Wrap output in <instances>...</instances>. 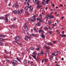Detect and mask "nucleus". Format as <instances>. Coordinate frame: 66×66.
Instances as JSON below:
<instances>
[{
    "label": "nucleus",
    "mask_w": 66,
    "mask_h": 66,
    "mask_svg": "<svg viewBox=\"0 0 66 66\" xmlns=\"http://www.w3.org/2000/svg\"><path fill=\"white\" fill-rule=\"evenodd\" d=\"M44 2H45V0H44L42 2V4H44Z\"/></svg>",
    "instance_id": "obj_40"
},
{
    "label": "nucleus",
    "mask_w": 66,
    "mask_h": 66,
    "mask_svg": "<svg viewBox=\"0 0 66 66\" xmlns=\"http://www.w3.org/2000/svg\"><path fill=\"white\" fill-rule=\"evenodd\" d=\"M33 1L35 3H37V5H39V4L38 0H33Z\"/></svg>",
    "instance_id": "obj_4"
},
{
    "label": "nucleus",
    "mask_w": 66,
    "mask_h": 66,
    "mask_svg": "<svg viewBox=\"0 0 66 66\" xmlns=\"http://www.w3.org/2000/svg\"><path fill=\"white\" fill-rule=\"evenodd\" d=\"M5 19H6V20H5V21H6V22H7L9 20L7 18H5Z\"/></svg>",
    "instance_id": "obj_28"
},
{
    "label": "nucleus",
    "mask_w": 66,
    "mask_h": 66,
    "mask_svg": "<svg viewBox=\"0 0 66 66\" xmlns=\"http://www.w3.org/2000/svg\"><path fill=\"white\" fill-rule=\"evenodd\" d=\"M47 53H45V56H47Z\"/></svg>",
    "instance_id": "obj_63"
},
{
    "label": "nucleus",
    "mask_w": 66,
    "mask_h": 66,
    "mask_svg": "<svg viewBox=\"0 0 66 66\" xmlns=\"http://www.w3.org/2000/svg\"><path fill=\"white\" fill-rule=\"evenodd\" d=\"M49 29L50 30H51V28L49 27Z\"/></svg>",
    "instance_id": "obj_62"
},
{
    "label": "nucleus",
    "mask_w": 66,
    "mask_h": 66,
    "mask_svg": "<svg viewBox=\"0 0 66 66\" xmlns=\"http://www.w3.org/2000/svg\"><path fill=\"white\" fill-rule=\"evenodd\" d=\"M17 13L18 14H21L20 12V11H19V10H18L16 12V14Z\"/></svg>",
    "instance_id": "obj_16"
},
{
    "label": "nucleus",
    "mask_w": 66,
    "mask_h": 66,
    "mask_svg": "<svg viewBox=\"0 0 66 66\" xmlns=\"http://www.w3.org/2000/svg\"><path fill=\"white\" fill-rule=\"evenodd\" d=\"M45 47L47 49H50V48H49V47H48L47 46H45Z\"/></svg>",
    "instance_id": "obj_32"
},
{
    "label": "nucleus",
    "mask_w": 66,
    "mask_h": 66,
    "mask_svg": "<svg viewBox=\"0 0 66 66\" xmlns=\"http://www.w3.org/2000/svg\"><path fill=\"white\" fill-rule=\"evenodd\" d=\"M4 58L5 59H7V57H6V56H4Z\"/></svg>",
    "instance_id": "obj_57"
},
{
    "label": "nucleus",
    "mask_w": 66,
    "mask_h": 66,
    "mask_svg": "<svg viewBox=\"0 0 66 66\" xmlns=\"http://www.w3.org/2000/svg\"><path fill=\"white\" fill-rule=\"evenodd\" d=\"M39 17L40 18V19H41L42 18V15H40L39 16Z\"/></svg>",
    "instance_id": "obj_49"
},
{
    "label": "nucleus",
    "mask_w": 66,
    "mask_h": 66,
    "mask_svg": "<svg viewBox=\"0 0 66 66\" xmlns=\"http://www.w3.org/2000/svg\"><path fill=\"white\" fill-rule=\"evenodd\" d=\"M49 45H50V46L51 45V46H52L53 45V44H52L51 43H49Z\"/></svg>",
    "instance_id": "obj_42"
},
{
    "label": "nucleus",
    "mask_w": 66,
    "mask_h": 66,
    "mask_svg": "<svg viewBox=\"0 0 66 66\" xmlns=\"http://www.w3.org/2000/svg\"><path fill=\"white\" fill-rule=\"evenodd\" d=\"M32 56L33 57L34 59H35L36 60V61H37V59H36V55H32Z\"/></svg>",
    "instance_id": "obj_15"
},
{
    "label": "nucleus",
    "mask_w": 66,
    "mask_h": 66,
    "mask_svg": "<svg viewBox=\"0 0 66 66\" xmlns=\"http://www.w3.org/2000/svg\"><path fill=\"white\" fill-rule=\"evenodd\" d=\"M4 51H5V53H7V51H6V50H4Z\"/></svg>",
    "instance_id": "obj_48"
},
{
    "label": "nucleus",
    "mask_w": 66,
    "mask_h": 66,
    "mask_svg": "<svg viewBox=\"0 0 66 66\" xmlns=\"http://www.w3.org/2000/svg\"><path fill=\"white\" fill-rule=\"evenodd\" d=\"M30 1H31L30 0H28V1H27V3H30Z\"/></svg>",
    "instance_id": "obj_47"
},
{
    "label": "nucleus",
    "mask_w": 66,
    "mask_h": 66,
    "mask_svg": "<svg viewBox=\"0 0 66 66\" xmlns=\"http://www.w3.org/2000/svg\"><path fill=\"white\" fill-rule=\"evenodd\" d=\"M0 36L2 37H5V35H0Z\"/></svg>",
    "instance_id": "obj_20"
},
{
    "label": "nucleus",
    "mask_w": 66,
    "mask_h": 66,
    "mask_svg": "<svg viewBox=\"0 0 66 66\" xmlns=\"http://www.w3.org/2000/svg\"><path fill=\"white\" fill-rule=\"evenodd\" d=\"M46 52H47V53H48L49 52V50H46Z\"/></svg>",
    "instance_id": "obj_51"
},
{
    "label": "nucleus",
    "mask_w": 66,
    "mask_h": 66,
    "mask_svg": "<svg viewBox=\"0 0 66 66\" xmlns=\"http://www.w3.org/2000/svg\"><path fill=\"white\" fill-rule=\"evenodd\" d=\"M38 47H39V48H41V47H40V45H38Z\"/></svg>",
    "instance_id": "obj_50"
},
{
    "label": "nucleus",
    "mask_w": 66,
    "mask_h": 66,
    "mask_svg": "<svg viewBox=\"0 0 66 66\" xmlns=\"http://www.w3.org/2000/svg\"><path fill=\"white\" fill-rule=\"evenodd\" d=\"M11 62H12V65L14 66H15V65H16L15 64L18 63L17 61H16V60H12Z\"/></svg>",
    "instance_id": "obj_1"
},
{
    "label": "nucleus",
    "mask_w": 66,
    "mask_h": 66,
    "mask_svg": "<svg viewBox=\"0 0 66 66\" xmlns=\"http://www.w3.org/2000/svg\"><path fill=\"white\" fill-rule=\"evenodd\" d=\"M0 19H4V17L3 16H2V18L0 17Z\"/></svg>",
    "instance_id": "obj_38"
},
{
    "label": "nucleus",
    "mask_w": 66,
    "mask_h": 66,
    "mask_svg": "<svg viewBox=\"0 0 66 66\" xmlns=\"http://www.w3.org/2000/svg\"><path fill=\"white\" fill-rule=\"evenodd\" d=\"M24 30L26 31H28L29 28H28V27L27 26L26 23H25L24 24Z\"/></svg>",
    "instance_id": "obj_2"
},
{
    "label": "nucleus",
    "mask_w": 66,
    "mask_h": 66,
    "mask_svg": "<svg viewBox=\"0 0 66 66\" xmlns=\"http://www.w3.org/2000/svg\"><path fill=\"white\" fill-rule=\"evenodd\" d=\"M12 12L14 14H17V11L15 10L12 11Z\"/></svg>",
    "instance_id": "obj_17"
},
{
    "label": "nucleus",
    "mask_w": 66,
    "mask_h": 66,
    "mask_svg": "<svg viewBox=\"0 0 66 66\" xmlns=\"http://www.w3.org/2000/svg\"><path fill=\"white\" fill-rule=\"evenodd\" d=\"M22 55H24V54L23 53H21Z\"/></svg>",
    "instance_id": "obj_52"
},
{
    "label": "nucleus",
    "mask_w": 66,
    "mask_h": 66,
    "mask_svg": "<svg viewBox=\"0 0 66 66\" xmlns=\"http://www.w3.org/2000/svg\"><path fill=\"white\" fill-rule=\"evenodd\" d=\"M46 17L47 18V19H50V16H49V14H47V15H46Z\"/></svg>",
    "instance_id": "obj_9"
},
{
    "label": "nucleus",
    "mask_w": 66,
    "mask_h": 66,
    "mask_svg": "<svg viewBox=\"0 0 66 66\" xmlns=\"http://www.w3.org/2000/svg\"><path fill=\"white\" fill-rule=\"evenodd\" d=\"M41 54H42V55H43V54H44V52H43V51H42L41 52Z\"/></svg>",
    "instance_id": "obj_37"
},
{
    "label": "nucleus",
    "mask_w": 66,
    "mask_h": 66,
    "mask_svg": "<svg viewBox=\"0 0 66 66\" xmlns=\"http://www.w3.org/2000/svg\"><path fill=\"white\" fill-rule=\"evenodd\" d=\"M44 29H45V30H49V28H47L46 26L45 27Z\"/></svg>",
    "instance_id": "obj_25"
},
{
    "label": "nucleus",
    "mask_w": 66,
    "mask_h": 66,
    "mask_svg": "<svg viewBox=\"0 0 66 66\" xmlns=\"http://www.w3.org/2000/svg\"><path fill=\"white\" fill-rule=\"evenodd\" d=\"M13 7H16V5L15 4H13Z\"/></svg>",
    "instance_id": "obj_44"
},
{
    "label": "nucleus",
    "mask_w": 66,
    "mask_h": 66,
    "mask_svg": "<svg viewBox=\"0 0 66 66\" xmlns=\"http://www.w3.org/2000/svg\"><path fill=\"white\" fill-rule=\"evenodd\" d=\"M36 50L37 51H39L40 50V49H39V48H36Z\"/></svg>",
    "instance_id": "obj_33"
},
{
    "label": "nucleus",
    "mask_w": 66,
    "mask_h": 66,
    "mask_svg": "<svg viewBox=\"0 0 66 66\" xmlns=\"http://www.w3.org/2000/svg\"><path fill=\"white\" fill-rule=\"evenodd\" d=\"M33 54L35 55H36V54L35 53V52H34L33 53Z\"/></svg>",
    "instance_id": "obj_31"
},
{
    "label": "nucleus",
    "mask_w": 66,
    "mask_h": 66,
    "mask_svg": "<svg viewBox=\"0 0 66 66\" xmlns=\"http://www.w3.org/2000/svg\"><path fill=\"white\" fill-rule=\"evenodd\" d=\"M20 13L21 14H22V13L23 12V9H21L20 11Z\"/></svg>",
    "instance_id": "obj_12"
},
{
    "label": "nucleus",
    "mask_w": 66,
    "mask_h": 66,
    "mask_svg": "<svg viewBox=\"0 0 66 66\" xmlns=\"http://www.w3.org/2000/svg\"><path fill=\"white\" fill-rule=\"evenodd\" d=\"M4 44H3V43L2 42H1L0 43V45H4Z\"/></svg>",
    "instance_id": "obj_36"
},
{
    "label": "nucleus",
    "mask_w": 66,
    "mask_h": 66,
    "mask_svg": "<svg viewBox=\"0 0 66 66\" xmlns=\"http://www.w3.org/2000/svg\"><path fill=\"white\" fill-rule=\"evenodd\" d=\"M50 17L51 18H53L54 17L52 15H50Z\"/></svg>",
    "instance_id": "obj_34"
},
{
    "label": "nucleus",
    "mask_w": 66,
    "mask_h": 66,
    "mask_svg": "<svg viewBox=\"0 0 66 66\" xmlns=\"http://www.w3.org/2000/svg\"><path fill=\"white\" fill-rule=\"evenodd\" d=\"M42 62L44 63V59H43L42 60Z\"/></svg>",
    "instance_id": "obj_59"
},
{
    "label": "nucleus",
    "mask_w": 66,
    "mask_h": 66,
    "mask_svg": "<svg viewBox=\"0 0 66 66\" xmlns=\"http://www.w3.org/2000/svg\"><path fill=\"white\" fill-rule=\"evenodd\" d=\"M3 39L0 38V41H3Z\"/></svg>",
    "instance_id": "obj_39"
},
{
    "label": "nucleus",
    "mask_w": 66,
    "mask_h": 66,
    "mask_svg": "<svg viewBox=\"0 0 66 66\" xmlns=\"http://www.w3.org/2000/svg\"><path fill=\"white\" fill-rule=\"evenodd\" d=\"M15 7H16L17 8H18V4L17 2H16V4L15 5Z\"/></svg>",
    "instance_id": "obj_23"
},
{
    "label": "nucleus",
    "mask_w": 66,
    "mask_h": 66,
    "mask_svg": "<svg viewBox=\"0 0 66 66\" xmlns=\"http://www.w3.org/2000/svg\"><path fill=\"white\" fill-rule=\"evenodd\" d=\"M28 38L29 39H31V37L27 35L26 36V37L24 38L25 40L27 41L28 40Z\"/></svg>",
    "instance_id": "obj_3"
},
{
    "label": "nucleus",
    "mask_w": 66,
    "mask_h": 66,
    "mask_svg": "<svg viewBox=\"0 0 66 66\" xmlns=\"http://www.w3.org/2000/svg\"><path fill=\"white\" fill-rule=\"evenodd\" d=\"M52 6H53V7H54V4H52Z\"/></svg>",
    "instance_id": "obj_60"
},
{
    "label": "nucleus",
    "mask_w": 66,
    "mask_h": 66,
    "mask_svg": "<svg viewBox=\"0 0 66 66\" xmlns=\"http://www.w3.org/2000/svg\"><path fill=\"white\" fill-rule=\"evenodd\" d=\"M28 8H29L28 6H25V9L26 11H27L28 10Z\"/></svg>",
    "instance_id": "obj_13"
},
{
    "label": "nucleus",
    "mask_w": 66,
    "mask_h": 66,
    "mask_svg": "<svg viewBox=\"0 0 66 66\" xmlns=\"http://www.w3.org/2000/svg\"><path fill=\"white\" fill-rule=\"evenodd\" d=\"M40 7H41V6H40L39 5H38L37 6V8H38V9H39V8H40Z\"/></svg>",
    "instance_id": "obj_30"
},
{
    "label": "nucleus",
    "mask_w": 66,
    "mask_h": 66,
    "mask_svg": "<svg viewBox=\"0 0 66 66\" xmlns=\"http://www.w3.org/2000/svg\"><path fill=\"white\" fill-rule=\"evenodd\" d=\"M14 38L15 40H19L20 39V37L19 36H16L14 37Z\"/></svg>",
    "instance_id": "obj_5"
},
{
    "label": "nucleus",
    "mask_w": 66,
    "mask_h": 66,
    "mask_svg": "<svg viewBox=\"0 0 66 66\" xmlns=\"http://www.w3.org/2000/svg\"><path fill=\"white\" fill-rule=\"evenodd\" d=\"M28 7L29 9H30V12H32V11H33V7H32V6L31 5H30V6H28Z\"/></svg>",
    "instance_id": "obj_6"
},
{
    "label": "nucleus",
    "mask_w": 66,
    "mask_h": 66,
    "mask_svg": "<svg viewBox=\"0 0 66 66\" xmlns=\"http://www.w3.org/2000/svg\"><path fill=\"white\" fill-rule=\"evenodd\" d=\"M5 18H7L8 16L9 15H8V14H6V15H5Z\"/></svg>",
    "instance_id": "obj_29"
},
{
    "label": "nucleus",
    "mask_w": 66,
    "mask_h": 66,
    "mask_svg": "<svg viewBox=\"0 0 66 66\" xmlns=\"http://www.w3.org/2000/svg\"><path fill=\"white\" fill-rule=\"evenodd\" d=\"M30 50H35V48H34L33 47H31L29 48Z\"/></svg>",
    "instance_id": "obj_10"
},
{
    "label": "nucleus",
    "mask_w": 66,
    "mask_h": 66,
    "mask_svg": "<svg viewBox=\"0 0 66 66\" xmlns=\"http://www.w3.org/2000/svg\"><path fill=\"white\" fill-rule=\"evenodd\" d=\"M48 31V32L49 33H50V34H52V31Z\"/></svg>",
    "instance_id": "obj_26"
},
{
    "label": "nucleus",
    "mask_w": 66,
    "mask_h": 66,
    "mask_svg": "<svg viewBox=\"0 0 66 66\" xmlns=\"http://www.w3.org/2000/svg\"><path fill=\"white\" fill-rule=\"evenodd\" d=\"M22 33H24V30H22Z\"/></svg>",
    "instance_id": "obj_46"
},
{
    "label": "nucleus",
    "mask_w": 66,
    "mask_h": 66,
    "mask_svg": "<svg viewBox=\"0 0 66 66\" xmlns=\"http://www.w3.org/2000/svg\"><path fill=\"white\" fill-rule=\"evenodd\" d=\"M33 30L34 31H35L36 32H37V30H36V28L35 27H34L33 28Z\"/></svg>",
    "instance_id": "obj_22"
},
{
    "label": "nucleus",
    "mask_w": 66,
    "mask_h": 66,
    "mask_svg": "<svg viewBox=\"0 0 66 66\" xmlns=\"http://www.w3.org/2000/svg\"><path fill=\"white\" fill-rule=\"evenodd\" d=\"M48 23L49 25H50V24H51V23H52V22L51 21H50V20L48 21Z\"/></svg>",
    "instance_id": "obj_14"
},
{
    "label": "nucleus",
    "mask_w": 66,
    "mask_h": 66,
    "mask_svg": "<svg viewBox=\"0 0 66 66\" xmlns=\"http://www.w3.org/2000/svg\"><path fill=\"white\" fill-rule=\"evenodd\" d=\"M17 60H18V61L20 62H21V60H20V59H19V58H17Z\"/></svg>",
    "instance_id": "obj_27"
},
{
    "label": "nucleus",
    "mask_w": 66,
    "mask_h": 66,
    "mask_svg": "<svg viewBox=\"0 0 66 66\" xmlns=\"http://www.w3.org/2000/svg\"><path fill=\"white\" fill-rule=\"evenodd\" d=\"M35 25L36 27H38L40 26V23L39 22H38L37 23H36L35 24Z\"/></svg>",
    "instance_id": "obj_7"
},
{
    "label": "nucleus",
    "mask_w": 66,
    "mask_h": 66,
    "mask_svg": "<svg viewBox=\"0 0 66 66\" xmlns=\"http://www.w3.org/2000/svg\"><path fill=\"white\" fill-rule=\"evenodd\" d=\"M42 29H43V28L42 27H41L40 28V29L39 31V34H41V32H42L43 31Z\"/></svg>",
    "instance_id": "obj_8"
},
{
    "label": "nucleus",
    "mask_w": 66,
    "mask_h": 66,
    "mask_svg": "<svg viewBox=\"0 0 66 66\" xmlns=\"http://www.w3.org/2000/svg\"><path fill=\"white\" fill-rule=\"evenodd\" d=\"M32 18H35V15H34L32 17Z\"/></svg>",
    "instance_id": "obj_43"
},
{
    "label": "nucleus",
    "mask_w": 66,
    "mask_h": 66,
    "mask_svg": "<svg viewBox=\"0 0 66 66\" xmlns=\"http://www.w3.org/2000/svg\"><path fill=\"white\" fill-rule=\"evenodd\" d=\"M43 19H40L39 21H40V22H41L42 21H43Z\"/></svg>",
    "instance_id": "obj_41"
},
{
    "label": "nucleus",
    "mask_w": 66,
    "mask_h": 66,
    "mask_svg": "<svg viewBox=\"0 0 66 66\" xmlns=\"http://www.w3.org/2000/svg\"><path fill=\"white\" fill-rule=\"evenodd\" d=\"M24 64H26L27 63V62H26V61L25 60L24 61Z\"/></svg>",
    "instance_id": "obj_45"
},
{
    "label": "nucleus",
    "mask_w": 66,
    "mask_h": 66,
    "mask_svg": "<svg viewBox=\"0 0 66 66\" xmlns=\"http://www.w3.org/2000/svg\"><path fill=\"white\" fill-rule=\"evenodd\" d=\"M60 6H61V7H62L63 6V5H60Z\"/></svg>",
    "instance_id": "obj_55"
},
{
    "label": "nucleus",
    "mask_w": 66,
    "mask_h": 66,
    "mask_svg": "<svg viewBox=\"0 0 66 66\" xmlns=\"http://www.w3.org/2000/svg\"><path fill=\"white\" fill-rule=\"evenodd\" d=\"M37 19V20H39H39H40V19L39 18H38Z\"/></svg>",
    "instance_id": "obj_54"
},
{
    "label": "nucleus",
    "mask_w": 66,
    "mask_h": 66,
    "mask_svg": "<svg viewBox=\"0 0 66 66\" xmlns=\"http://www.w3.org/2000/svg\"><path fill=\"white\" fill-rule=\"evenodd\" d=\"M12 43H13V44H16V43H19L17 42V41H12Z\"/></svg>",
    "instance_id": "obj_24"
},
{
    "label": "nucleus",
    "mask_w": 66,
    "mask_h": 66,
    "mask_svg": "<svg viewBox=\"0 0 66 66\" xmlns=\"http://www.w3.org/2000/svg\"><path fill=\"white\" fill-rule=\"evenodd\" d=\"M41 32H42V34H43V33H44V31H43V30Z\"/></svg>",
    "instance_id": "obj_58"
},
{
    "label": "nucleus",
    "mask_w": 66,
    "mask_h": 66,
    "mask_svg": "<svg viewBox=\"0 0 66 66\" xmlns=\"http://www.w3.org/2000/svg\"><path fill=\"white\" fill-rule=\"evenodd\" d=\"M55 60L56 61H58V59H57V57H55Z\"/></svg>",
    "instance_id": "obj_53"
},
{
    "label": "nucleus",
    "mask_w": 66,
    "mask_h": 66,
    "mask_svg": "<svg viewBox=\"0 0 66 66\" xmlns=\"http://www.w3.org/2000/svg\"><path fill=\"white\" fill-rule=\"evenodd\" d=\"M44 60L45 61V62H47V59H44Z\"/></svg>",
    "instance_id": "obj_61"
},
{
    "label": "nucleus",
    "mask_w": 66,
    "mask_h": 66,
    "mask_svg": "<svg viewBox=\"0 0 66 66\" xmlns=\"http://www.w3.org/2000/svg\"><path fill=\"white\" fill-rule=\"evenodd\" d=\"M12 26L13 27V28H15V25H14V24L12 25Z\"/></svg>",
    "instance_id": "obj_35"
},
{
    "label": "nucleus",
    "mask_w": 66,
    "mask_h": 66,
    "mask_svg": "<svg viewBox=\"0 0 66 66\" xmlns=\"http://www.w3.org/2000/svg\"><path fill=\"white\" fill-rule=\"evenodd\" d=\"M41 36L43 38H45V36L43 34H41Z\"/></svg>",
    "instance_id": "obj_11"
},
{
    "label": "nucleus",
    "mask_w": 66,
    "mask_h": 66,
    "mask_svg": "<svg viewBox=\"0 0 66 66\" xmlns=\"http://www.w3.org/2000/svg\"><path fill=\"white\" fill-rule=\"evenodd\" d=\"M28 20L29 21H34V20L31 19H29Z\"/></svg>",
    "instance_id": "obj_18"
},
{
    "label": "nucleus",
    "mask_w": 66,
    "mask_h": 66,
    "mask_svg": "<svg viewBox=\"0 0 66 66\" xmlns=\"http://www.w3.org/2000/svg\"><path fill=\"white\" fill-rule=\"evenodd\" d=\"M32 35L33 36V37H35V36L36 37H37V36L36 35V34H32Z\"/></svg>",
    "instance_id": "obj_21"
},
{
    "label": "nucleus",
    "mask_w": 66,
    "mask_h": 66,
    "mask_svg": "<svg viewBox=\"0 0 66 66\" xmlns=\"http://www.w3.org/2000/svg\"><path fill=\"white\" fill-rule=\"evenodd\" d=\"M57 55H58V53H57V52H55V53H54L55 56H56Z\"/></svg>",
    "instance_id": "obj_19"
},
{
    "label": "nucleus",
    "mask_w": 66,
    "mask_h": 66,
    "mask_svg": "<svg viewBox=\"0 0 66 66\" xmlns=\"http://www.w3.org/2000/svg\"><path fill=\"white\" fill-rule=\"evenodd\" d=\"M6 61H7V62H9V60L7 59L6 60Z\"/></svg>",
    "instance_id": "obj_64"
},
{
    "label": "nucleus",
    "mask_w": 66,
    "mask_h": 66,
    "mask_svg": "<svg viewBox=\"0 0 66 66\" xmlns=\"http://www.w3.org/2000/svg\"><path fill=\"white\" fill-rule=\"evenodd\" d=\"M26 12L27 14H28V15H29V14H30V13H29L27 11H26Z\"/></svg>",
    "instance_id": "obj_56"
}]
</instances>
